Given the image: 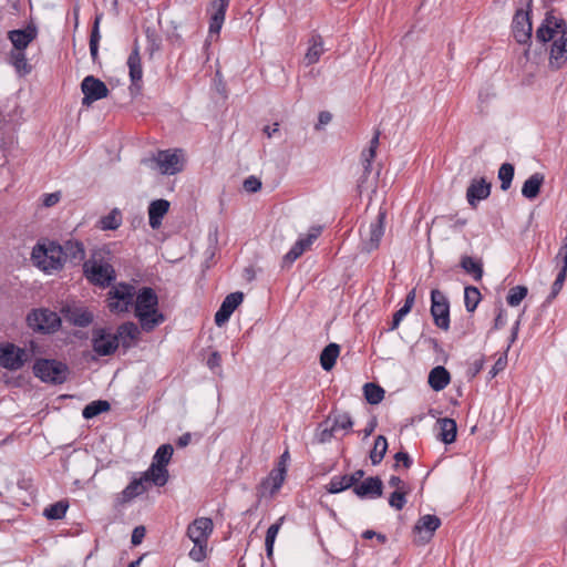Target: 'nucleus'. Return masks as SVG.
<instances>
[{
    "label": "nucleus",
    "instance_id": "nucleus-1",
    "mask_svg": "<svg viewBox=\"0 0 567 567\" xmlns=\"http://www.w3.org/2000/svg\"><path fill=\"white\" fill-rule=\"evenodd\" d=\"M556 35H559V39L554 40L551 44L549 65L558 70L567 62V24L564 19L547 12L536 30L535 38L540 43H547Z\"/></svg>",
    "mask_w": 567,
    "mask_h": 567
},
{
    "label": "nucleus",
    "instance_id": "nucleus-2",
    "mask_svg": "<svg viewBox=\"0 0 567 567\" xmlns=\"http://www.w3.org/2000/svg\"><path fill=\"white\" fill-rule=\"evenodd\" d=\"M111 261L112 252L107 247L94 248L90 258L83 262V275L86 280L100 288L110 287L116 279V271Z\"/></svg>",
    "mask_w": 567,
    "mask_h": 567
},
{
    "label": "nucleus",
    "instance_id": "nucleus-3",
    "mask_svg": "<svg viewBox=\"0 0 567 567\" xmlns=\"http://www.w3.org/2000/svg\"><path fill=\"white\" fill-rule=\"evenodd\" d=\"M135 316L144 331L150 332L165 321V317L158 311V297L153 288L143 287L135 295Z\"/></svg>",
    "mask_w": 567,
    "mask_h": 567
},
{
    "label": "nucleus",
    "instance_id": "nucleus-4",
    "mask_svg": "<svg viewBox=\"0 0 567 567\" xmlns=\"http://www.w3.org/2000/svg\"><path fill=\"white\" fill-rule=\"evenodd\" d=\"M35 265L45 272L61 270L64 266V258L61 244L48 241L38 244L31 254Z\"/></svg>",
    "mask_w": 567,
    "mask_h": 567
},
{
    "label": "nucleus",
    "instance_id": "nucleus-5",
    "mask_svg": "<svg viewBox=\"0 0 567 567\" xmlns=\"http://www.w3.org/2000/svg\"><path fill=\"white\" fill-rule=\"evenodd\" d=\"M142 163L163 175H175L182 172L184 166L182 152L178 150L158 151L156 155L143 159Z\"/></svg>",
    "mask_w": 567,
    "mask_h": 567
},
{
    "label": "nucleus",
    "instance_id": "nucleus-6",
    "mask_svg": "<svg viewBox=\"0 0 567 567\" xmlns=\"http://www.w3.org/2000/svg\"><path fill=\"white\" fill-rule=\"evenodd\" d=\"M33 373L43 382L62 384L68 379L69 368L54 359H38L33 365Z\"/></svg>",
    "mask_w": 567,
    "mask_h": 567
},
{
    "label": "nucleus",
    "instance_id": "nucleus-7",
    "mask_svg": "<svg viewBox=\"0 0 567 567\" xmlns=\"http://www.w3.org/2000/svg\"><path fill=\"white\" fill-rule=\"evenodd\" d=\"M28 327L42 334L54 333L61 327V318L55 311L48 308L31 310L25 318Z\"/></svg>",
    "mask_w": 567,
    "mask_h": 567
},
{
    "label": "nucleus",
    "instance_id": "nucleus-8",
    "mask_svg": "<svg viewBox=\"0 0 567 567\" xmlns=\"http://www.w3.org/2000/svg\"><path fill=\"white\" fill-rule=\"evenodd\" d=\"M353 426L352 417L347 412L332 411L329 416L319 423L316 439L319 443L331 441L338 430L349 431Z\"/></svg>",
    "mask_w": 567,
    "mask_h": 567
},
{
    "label": "nucleus",
    "instance_id": "nucleus-9",
    "mask_svg": "<svg viewBox=\"0 0 567 567\" xmlns=\"http://www.w3.org/2000/svg\"><path fill=\"white\" fill-rule=\"evenodd\" d=\"M174 449L171 444L161 445L154 456L152 464L146 470L151 477L154 478V485L162 487L168 481L167 464L169 463Z\"/></svg>",
    "mask_w": 567,
    "mask_h": 567
},
{
    "label": "nucleus",
    "instance_id": "nucleus-10",
    "mask_svg": "<svg viewBox=\"0 0 567 567\" xmlns=\"http://www.w3.org/2000/svg\"><path fill=\"white\" fill-rule=\"evenodd\" d=\"M136 291L131 284L120 282L109 291V308L112 312H127L134 303Z\"/></svg>",
    "mask_w": 567,
    "mask_h": 567
},
{
    "label": "nucleus",
    "instance_id": "nucleus-11",
    "mask_svg": "<svg viewBox=\"0 0 567 567\" xmlns=\"http://www.w3.org/2000/svg\"><path fill=\"white\" fill-rule=\"evenodd\" d=\"M28 361H30L28 349H22L11 342L0 344V367L17 371Z\"/></svg>",
    "mask_w": 567,
    "mask_h": 567
},
{
    "label": "nucleus",
    "instance_id": "nucleus-12",
    "mask_svg": "<svg viewBox=\"0 0 567 567\" xmlns=\"http://www.w3.org/2000/svg\"><path fill=\"white\" fill-rule=\"evenodd\" d=\"M385 212L380 210L373 221L368 227H361L362 250L371 252L375 250L384 235Z\"/></svg>",
    "mask_w": 567,
    "mask_h": 567
},
{
    "label": "nucleus",
    "instance_id": "nucleus-13",
    "mask_svg": "<svg viewBox=\"0 0 567 567\" xmlns=\"http://www.w3.org/2000/svg\"><path fill=\"white\" fill-rule=\"evenodd\" d=\"M431 315L434 324L447 331L450 329V302L444 292L439 289L431 291Z\"/></svg>",
    "mask_w": 567,
    "mask_h": 567
},
{
    "label": "nucleus",
    "instance_id": "nucleus-14",
    "mask_svg": "<svg viewBox=\"0 0 567 567\" xmlns=\"http://www.w3.org/2000/svg\"><path fill=\"white\" fill-rule=\"evenodd\" d=\"M154 485V478L145 471L137 478H133L130 484L115 497V505L123 506L132 502L135 497L148 491Z\"/></svg>",
    "mask_w": 567,
    "mask_h": 567
},
{
    "label": "nucleus",
    "instance_id": "nucleus-15",
    "mask_svg": "<svg viewBox=\"0 0 567 567\" xmlns=\"http://www.w3.org/2000/svg\"><path fill=\"white\" fill-rule=\"evenodd\" d=\"M93 350L102 357L113 354L118 348V340L115 334L105 328H95L92 331Z\"/></svg>",
    "mask_w": 567,
    "mask_h": 567
},
{
    "label": "nucleus",
    "instance_id": "nucleus-16",
    "mask_svg": "<svg viewBox=\"0 0 567 567\" xmlns=\"http://www.w3.org/2000/svg\"><path fill=\"white\" fill-rule=\"evenodd\" d=\"M81 90L83 93L82 105H91L93 102L106 97L110 93L106 84L100 79L87 75L81 83Z\"/></svg>",
    "mask_w": 567,
    "mask_h": 567
},
{
    "label": "nucleus",
    "instance_id": "nucleus-17",
    "mask_svg": "<svg viewBox=\"0 0 567 567\" xmlns=\"http://www.w3.org/2000/svg\"><path fill=\"white\" fill-rule=\"evenodd\" d=\"M512 31L515 40L519 44H527L530 42L533 25L528 11H524L523 9L516 10L513 18Z\"/></svg>",
    "mask_w": 567,
    "mask_h": 567
},
{
    "label": "nucleus",
    "instance_id": "nucleus-18",
    "mask_svg": "<svg viewBox=\"0 0 567 567\" xmlns=\"http://www.w3.org/2000/svg\"><path fill=\"white\" fill-rule=\"evenodd\" d=\"M229 1L230 0H213L209 3V6L207 8V12L210 14L209 29H208V33H209L210 38L213 35L219 34L221 27L224 24V21H225V16H226L227 8L229 6Z\"/></svg>",
    "mask_w": 567,
    "mask_h": 567
},
{
    "label": "nucleus",
    "instance_id": "nucleus-19",
    "mask_svg": "<svg viewBox=\"0 0 567 567\" xmlns=\"http://www.w3.org/2000/svg\"><path fill=\"white\" fill-rule=\"evenodd\" d=\"M492 184L484 177L473 178L466 189V200L472 208H476L481 200L491 195Z\"/></svg>",
    "mask_w": 567,
    "mask_h": 567
},
{
    "label": "nucleus",
    "instance_id": "nucleus-20",
    "mask_svg": "<svg viewBox=\"0 0 567 567\" xmlns=\"http://www.w3.org/2000/svg\"><path fill=\"white\" fill-rule=\"evenodd\" d=\"M214 529L213 520L208 517H199L187 527V536L193 543H208Z\"/></svg>",
    "mask_w": 567,
    "mask_h": 567
},
{
    "label": "nucleus",
    "instance_id": "nucleus-21",
    "mask_svg": "<svg viewBox=\"0 0 567 567\" xmlns=\"http://www.w3.org/2000/svg\"><path fill=\"white\" fill-rule=\"evenodd\" d=\"M244 293L241 291L231 292L221 302L219 309L215 313V323L221 327L226 323L236 308L243 302Z\"/></svg>",
    "mask_w": 567,
    "mask_h": 567
},
{
    "label": "nucleus",
    "instance_id": "nucleus-22",
    "mask_svg": "<svg viewBox=\"0 0 567 567\" xmlns=\"http://www.w3.org/2000/svg\"><path fill=\"white\" fill-rule=\"evenodd\" d=\"M37 35L38 29L33 24H28L24 29H16L8 32V39L13 45L12 49L18 50H25Z\"/></svg>",
    "mask_w": 567,
    "mask_h": 567
},
{
    "label": "nucleus",
    "instance_id": "nucleus-23",
    "mask_svg": "<svg viewBox=\"0 0 567 567\" xmlns=\"http://www.w3.org/2000/svg\"><path fill=\"white\" fill-rule=\"evenodd\" d=\"M354 494L360 498L365 497H380L383 492V483L380 477H368L361 484L353 487Z\"/></svg>",
    "mask_w": 567,
    "mask_h": 567
},
{
    "label": "nucleus",
    "instance_id": "nucleus-24",
    "mask_svg": "<svg viewBox=\"0 0 567 567\" xmlns=\"http://www.w3.org/2000/svg\"><path fill=\"white\" fill-rule=\"evenodd\" d=\"M64 261L69 260L73 265H79L85 261V248L83 243L76 239L65 240L61 245Z\"/></svg>",
    "mask_w": 567,
    "mask_h": 567
},
{
    "label": "nucleus",
    "instance_id": "nucleus-25",
    "mask_svg": "<svg viewBox=\"0 0 567 567\" xmlns=\"http://www.w3.org/2000/svg\"><path fill=\"white\" fill-rule=\"evenodd\" d=\"M169 202L166 199H155L148 206V224L152 229H157L162 225L164 216L169 210Z\"/></svg>",
    "mask_w": 567,
    "mask_h": 567
},
{
    "label": "nucleus",
    "instance_id": "nucleus-26",
    "mask_svg": "<svg viewBox=\"0 0 567 567\" xmlns=\"http://www.w3.org/2000/svg\"><path fill=\"white\" fill-rule=\"evenodd\" d=\"M127 66L130 70V78L132 82V89L140 90L143 78V69L140 56V49L137 45L134 47L127 59Z\"/></svg>",
    "mask_w": 567,
    "mask_h": 567
},
{
    "label": "nucleus",
    "instance_id": "nucleus-27",
    "mask_svg": "<svg viewBox=\"0 0 567 567\" xmlns=\"http://www.w3.org/2000/svg\"><path fill=\"white\" fill-rule=\"evenodd\" d=\"M115 338L118 340V344L122 343L124 348H130L132 344V341H135L138 339L140 336V329L136 326V323L132 321H127L118 326Z\"/></svg>",
    "mask_w": 567,
    "mask_h": 567
},
{
    "label": "nucleus",
    "instance_id": "nucleus-28",
    "mask_svg": "<svg viewBox=\"0 0 567 567\" xmlns=\"http://www.w3.org/2000/svg\"><path fill=\"white\" fill-rule=\"evenodd\" d=\"M545 176L542 173H534L523 184L522 195L527 199H535L544 184Z\"/></svg>",
    "mask_w": 567,
    "mask_h": 567
},
{
    "label": "nucleus",
    "instance_id": "nucleus-29",
    "mask_svg": "<svg viewBox=\"0 0 567 567\" xmlns=\"http://www.w3.org/2000/svg\"><path fill=\"white\" fill-rule=\"evenodd\" d=\"M451 381L450 372L442 365L433 368L429 374V384L434 391H442Z\"/></svg>",
    "mask_w": 567,
    "mask_h": 567
},
{
    "label": "nucleus",
    "instance_id": "nucleus-30",
    "mask_svg": "<svg viewBox=\"0 0 567 567\" xmlns=\"http://www.w3.org/2000/svg\"><path fill=\"white\" fill-rule=\"evenodd\" d=\"M440 429L437 437L445 444H451L455 441L457 434V425L455 420L443 417L437 420Z\"/></svg>",
    "mask_w": 567,
    "mask_h": 567
},
{
    "label": "nucleus",
    "instance_id": "nucleus-31",
    "mask_svg": "<svg viewBox=\"0 0 567 567\" xmlns=\"http://www.w3.org/2000/svg\"><path fill=\"white\" fill-rule=\"evenodd\" d=\"M9 61L19 75H27L32 71L24 50L12 49L9 54Z\"/></svg>",
    "mask_w": 567,
    "mask_h": 567
},
{
    "label": "nucleus",
    "instance_id": "nucleus-32",
    "mask_svg": "<svg viewBox=\"0 0 567 567\" xmlns=\"http://www.w3.org/2000/svg\"><path fill=\"white\" fill-rule=\"evenodd\" d=\"M309 43L310 45L305 54L307 65L317 63L324 51L323 40L320 34H313Z\"/></svg>",
    "mask_w": 567,
    "mask_h": 567
},
{
    "label": "nucleus",
    "instance_id": "nucleus-33",
    "mask_svg": "<svg viewBox=\"0 0 567 567\" xmlns=\"http://www.w3.org/2000/svg\"><path fill=\"white\" fill-rule=\"evenodd\" d=\"M460 266L462 269L471 275L475 281H480L483 277V262L481 259H474L470 256H462Z\"/></svg>",
    "mask_w": 567,
    "mask_h": 567
},
{
    "label": "nucleus",
    "instance_id": "nucleus-34",
    "mask_svg": "<svg viewBox=\"0 0 567 567\" xmlns=\"http://www.w3.org/2000/svg\"><path fill=\"white\" fill-rule=\"evenodd\" d=\"M415 289L409 291L405 297L404 305L393 315V319L389 330L393 331L399 328L403 318L411 311L414 302H415Z\"/></svg>",
    "mask_w": 567,
    "mask_h": 567
},
{
    "label": "nucleus",
    "instance_id": "nucleus-35",
    "mask_svg": "<svg viewBox=\"0 0 567 567\" xmlns=\"http://www.w3.org/2000/svg\"><path fill=\"white\" fill-rule=\"evenodd\" d=\"M340 347L337 343H329L320 354V364L323 370L330 371L339 357Z\"/></svg>",
    "mask_w": 567,
    "mask_h": 567
},
{
    "label": "nucleus",
    "instance_id": "nucleus-36",
    "mask_svg": "<svg viewBox=\"0 0 567 567\" xmlns=\"http://www.w3.org/2000/svg\"><path fill=\"white\" fill-rule=\"evenodd\" d=\"M440 526H441V519L435 515L427 514V515L422 516L417 520L414 529L419 533L424 530L427 535V539H430L433 536L434 532Z\"/></svg>",
    "mask_w": 567,
    "mask_h": 567
},
{
    "label": "nucleus",
    "instance_id": "nucleus-37",
    "mask_svg": "<svg viewBox=\"0 0 567 567\" xmlns=\"http://www.w3.org/2000/svg\"><path fill=\"white\" fill-rule=\"evenodd\" d=\"M285 517H280L275 524L270 525L266 533L265 538V547H266V555L270 559L274 554V545L276 537L280 530V527L284 523Z\"/></svg>",
    "mask_w": 567,
    "mask_h": 567
},
{
    "label": "nucleus",
    "instance_id": "nucleus-38",
    "mask_svg": "<svg viewBox=\"0 0 567 567\" xmlns=\"http://www.w3.org/2000/svg\"><path fill=\"white\" fill-rule=\"evenodd\" d=\"M388 450V441L385 436L378 435L373 449L370 452V460L373 465H378L382 462Z\"/></svg>",
    "mask_w": 567,
    "mask_h": 567
},
{
    "label": "nucleus",
    "instance_id": "nucleus-39",
    "mask_svg": "<svg viewBox=\"0 0 567 567\" xmlns=\"http://www.w3.org/2000/svg\"><path fill=\"white\" fill-rule=\"evenodd\" d=\"M111 409V405L105 400H96L89 403L82 411V415L84 419L90 420L99 414L106 412Z\"/></svg>",
    "mask_w": 567,
    "mask_h": 567
},
{
    "label": "nucleus",
    "instance_id": "nucleus-40",
    "mask_svg": "<svg viewBox=\"0 0 567 567\" xmlns=\"http://www.w3.org/2000/svg\"><path fill=\"white\" fill-rule=\"evenodd\" d=\"M364 398L370 404H379L384 398V390L372 382L363 385Z\"/></svg>",
    "mask_w": 567,
    "mask_h": 567
},
{
    "label": "nucleus",
    "instance_id": "nucleus-41",
    "mask_svg": "<svg viewBox=\"0 0 567 567\" xmlns=\"http://www.w3.org/2000/svg\"><path fill=\"white\" fill-rule=\"evenodd\" d=\"M69 321L76 327L85 328L92 323L93 315L85 309H74L70 312Z\"/></svg>",
    "mask_w": 567,
    "mask_h": 567
},
{
    "label": "nucleus",
    "instance_id": "nucleus-42",
    "mask_svg": "<svg viewBox=\"0 0 567 567\" xmlns=\"http://www.w3.org/2000/svg\"><path fill=\"white\" fill-rule=\"evenodd\" d=\"M69 508L68 501H59L44 508L43 515L51 520L62 519Z\"/></svg>",
    "mask_w": 567,
    "mask_h": 567
},
{
    "label": "nucleus",
    "instance_id": "nucleus-43",
    "mask_svg": "<svg viewBox=\"0 0 567 567\" xmlns=\"http://www.w3.org/2000/svg\"><path fill=\"white\" fill-rule=\"evenodd\" d=\"M350 487H353V485L349 475L333 476L326 486L327 491L331 494L343 492Z\"/></svg>",
    "mask_w": 567,
    "mask_h": 567
},
{
    "label": "nucleus",
    "instance_id": "nucleus-44",
    "mask_svg": "<svg viewBox=\"0 0 567 567\" xmlns=\"http://www.w3.org/2000/svg\"><path fill=\"white\" fill-rule=\"evenodd\" d=\"M481 292L476 287L468 286L464 289V303L468 312H474L481 301Z\"/></svg>",
    "mask_w": 567,
    "mask_h": 567
},
{
    "label": "nucleus",
    "instance_id": "nucleus-45",
    "mask_svg": "<svg viewBox=\"0 0 567 567\" xmlns=\"http://www.w3.org/2000/svg\"><path fill=\"white\" fill-rule=\"evenodd\" d=\"M515 168L511 163H504L498 169V178L501 181V189L507 190L513 182Z\"/></svg>",
    "mask_w": 567,
    "mask_h": 567
},
{
    "label": "nucleus",
    "instance_id": "nucleus-46",
    "mask_svg": "<svg viewBox=\"0 0 567 567\" xmlns=\"http://www.w3.org/2000/svg\"><path fill=\"white\" fill-rule=\"evenodd\" d=\"M286 468L280 467L272 471L269 477L264 482L265 486H270V493L275 494L281 487L285 481Z\"/></svg>",
    "mask_w": 567,
    "mask_h": 567
},
{
    "label": "nucleus",
    "instance_id": "nucleus-47",
    "mask_svg": "<svg viewBox=\"0 0 567 567\" xmlns=\"http://www.w3.org/2000/svg\"><path fill=\"white\" fill-rule=\"evenodd\" d=\"M100 224H101L102 229H107V230L117 229L122 224L121 212L117 208H114L111 213H109L106 216L101 218Z\"/></svg>",
    "mask_w": 567,
    "mask_h": 567
},
{
    "label": "nucleus",
    "instance_id": "nucleus-48",
    "mask_svg": "<svg viewBox=\"0 0 567 567\" xmlns=\"http://www.w3.org/2000/svg\"><path fill=\"white\" fill-rule=\"evenodd\" d=\"M528 289L525 286H515L509 289L506 301L511 307L518 306L527 296Z\"/></svg>",
    "mask_w": 567,
    "mask_h": 567
},
{
    "label": "nucleus",
    "instance_id": "nucleus-49",
    "mask_svg": "<svg viewBox=\"0 0 567 567\" xmlns=\"http://www.w3.org/2000/svg\"><path fill=\"white\" fill-rule=\"evenodd\" d=\"M554 262L559 268V271L563 274H567V233L561 241V246L558 249L554 258Z\"/></svg>",
    "mask_w": 567,
    "mask_h": 567
},
{
    "label": "nucleus",
    "instance_id": "nucleus-50",
    "mask_svg": "<svg viewBox=\"0 0 567 567\" xmlns=\"http://www.w3.org/2000/svg\"><path fill=\"white\" fill-rule=\"evenodd\" d=\"M188 556L196 563L203 561L207 557V543H194Z\"/></svg>",
    "mask_w": 567,
    "mask_h": 567
},
{
    "label": "nucleus",
    "instance_id": "nucleus-51",
    "mask_svg": "<svg viewBox=\"0 0 567 567\" xmlns=\"http://www.w3.org/2000/svg\"><path fill=\"white\" fill-rule=\"evenodd\" d=\"M409 491H394L389 497V504L396 511H401L406 503V494Z\"/></svg>",
    "mask_w": 567,
    "mask_h": 567
},
{
    "label": "nucleus",
    "instance_id": "nucleus-52",
    "mask_svg": "<svg viewBox=\"0 0 567 567\" xmlns=\"http://www.w3.org/2000/svg\"><path fill=\"white\" fill-rule=\"evenodd\" d=\"M305 252L301 243H295L291 249L284 256L282 264L284 266H290L295 260H297Z\"/></svg>",
    "mask_w": 567,
    "mask_h": 567
},
{
    "label": "nucleus",
    "instance_id": "nucleus-53",
    "mask_svg": "<svg viewBox=\"0 0 567 567\" xmlns=\"http://www.w3.org/2000/svg\"><path fill=\"white\" fill-rule=\"evenodd\" d=\"M567 278V274H563L558 271L555 281L551 285V290L549 296L547 297L546 301L550 303L560 292V290L564 287L565 280Z\"/></svg>",
    "mask_w": 567,
    "mask_h": 567
},
{
    "label": "nucleus",
    "instance_id": "nucleus-54",
    "mask_svg": "<svg viewBox=\"0 0 567 567\" xmlns=\"http://www.w3.org/2000/svg\"><path fill=\"white\" fill-rule=\"evenodd\" d=\"M321 231H322L321 226H313L309 229V233L307 234V236L299 238L297 240V243H301L302 248L306 251L308 248H310L312 243L320 236Z\"/></svg>",
    "mask_w": 567,
    "mask_h": 567
},
{
    "label": "nucleus",
    "instance_id": "nucleus-55",
    "mask_svg": "<svg viewBox=\"0 0 567 567\" xmlns=\"http://www.w3.org/2000/svg\"><path fill=\"white\" fill-rule=\"evenodd\" d=\"M244 189L248 193H256L261 188V182L255 176H249L244 181Z\"/></svg>",
    "mask_w": 567,
    "mask_h": 567
},
{
    "label": "nucleus",
    "instance_id": "nucleus-56",
    "mask_svg": "<svg viewBox=\"0 0 567 567\" xmlns=\"http://www.w3.org/2000/svg\"><path fill=\"white\" fill-rule=\"evenodd\" d=\"M484 357H480L478 359H475L468 367V370H467V375L470 378H474L476 377L483 369L484 367Z\"/></svg>",
    "mask_w": 567,
    "mask_h": 567
},
{
    "label": "nucleus",
    "instance_id": "nucleus-57",
    "mask_svg": "<svg viewBox=\"0 0 567 567\" xmlns=\"http://www.w3.org/2000/svg\"><path fill=\"white\" fill-rule=\"evenodd\" d=\"M506 362H507V359H506V355H502L499 357L495 364L492 367L491 371L488 372L489 374V378L493 379L495 378L501 371H503L506 367Z\"/></svg>",
    "mask_w": 567,
    "mask_h": 567
},
{
    "label": "nucleus",
    "instance_id": "nucleus-58",
    "mask_svg": "<svg viewBox=\"0 0 567 567\" xmlns=\"http://www.w3.org/2000/svg\"><path fill=\"white\" fill-rule=\"evenodd\" d=\"M146 529L144 526H136L132 532L131 543L136 546L140 545L145 537Z\"/></svg>",
    "mask_w": 567,
    "mask_h": 567
},
{
    "label": "nucleus",
    "instance_id": "nucleus-59",
    "mask_svg": "<svg viewBox=\"0 0 567 567\" xmlns=\"http://www.w3.org/2000/svg\"><path fill=\"white\" fill-rule=\"evenodd\" d=\"M60 198H61V195H60L59 192L50 193V194H44L43 195V199H42V204L45 207H52V206L56 205L60 202Z\"/></svg>",
    "mask_w": 567,
    "mask_h": 567
},
{
    "label": "nucleus",
    "instance_id": "nucleus-60",
    "mask_svg": "<svg viewBox=\"0 0 567 567\" xmlns=\"http://www.w3.org/2000/svg\"><path fill=\"white\" fill-rule=\"evenodd\" d=\"M221 364V355L219 352L214 351L210 353V355L207 359V367L210 370L219 369Z\"/></svg>",
    "mask_w": 567,
    "mask_h": 567
},
{
    "label": "nucleus",
    "instance_id": "nucleus-61",
    "mask_svg": "<svg viewBox=\"0 0 567 567\" xmlns=\"http://www.w3.org/2000/svg\"><path fill=\"white\" fill-rule=\"evenodd\" d=\"M99 24H100V17L95 18L94 25L91 31L90 35V44H97L101 39L100 31H99Z\"/></svg>",
    "mask_w": 567,
    "mask_h": 567
},
{
    "label": "nucleus",
    "instance_id": "nucleus-62",
    "mask_svg": "<svg viewBox=\"0 0 567 567\" xmlns=\"http://www.w3.org/2000/svg\"><path fill=\"white\" fill-rule=\"evenodd\" d=\"M389 485L394 487L395 491H409L406 484L399 476H391Z\"/></svg>",
    "mask_w": 567,
    "mask_h": 567
},
{
    "label": "nucleus",
    "instance_id": "nucleus-63",
    "mask_svg": "<svg viewBox=\"0 0 567 567\" xmlns=\"http://www.w3.org/2000/svg\"><path fill=\"white\" fill-rule=\"evenodd\" d=\"M394 458L396 462H402L403 463V466L405 468H409L411 465H412V460L411 457L409 456L408 453L405 452H398L395 455H394Z\"/></svg>",
    "mask_w": 567,
    "mask_h": 567
},
{
    "label": "nucleus",
    "instance_id": "nucleus-64",
    "mask_svg": "<svg viewBox=\"0 0 567 567\" xmlns=\"http://www.w3.org/2000/svg\"><path fill=\"white\" fill-rule=\"evenodd\" d=\"M331 118H332V116L329 112H327V111L320 112L319 117H318V124L316 125V130H319L322 125L329 124Z\"/></svg>",
    "mask_w": 567,
    "mask_h": 567
}]
</instances>
